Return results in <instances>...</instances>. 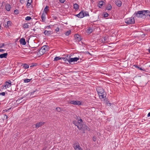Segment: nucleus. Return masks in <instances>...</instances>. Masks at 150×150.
I'll return each instance as SVG.
<instances>
[{"mask_svg": "<svg viewBox=\"0 0 150 150\" xmlns=\"http://www.w3.org/2000/svg\"><path fill=\"white\" fill-rule=\"evenodd\" d=\"M82 12L83 11H81L78 14L76 15L75 16L78 17L79 18H82L83 17V16H82Z\"/></svg>", "mask_w": 150, "mask_h": 150, "instance_id": "18", "label": "nucleus"}, {"mask_svg": "<svg viewBox=\"0 0 150 150\" xmlns=\"http://www.w3.org/2000/svg\"><path fill=\"white\" fill-rule=\"evenodd\" d=\"M30 80L31 79H24V82L28 83V82H29L30 81Z\"/></svg>", "mask_w": 150, "mask_h": 150, "instance_id": "31", "label": "nucleus"}, {"mask_svg": "<svg viewBox=\"0 0 150 150\" xmlns=\"http://www.w3.org/2000/svg\"><path fill=\"white\" fill-rule=\"evenodd\" d=\"M62 59H63L65 61H68V59L67 58H66L62 57Z\"/></svg>", "mask_w": 150, "mask_h": 150, "instance_id": "40", "label": "nucleus"}, {"mask_svg": "<svg viewBox=\"0 0 150 150\" xmlns=\"http://www.w3.org/2000/svg\"><path fill=\"white\" fill-rule=\"evenodd\" d=\"M87 32L88 33H91L92 32V29L91 28H89L87 30Z\"/></svg>", "mask_w": 150, "mask_h": 150, "instance_id": "28", "label": "nucleus"}, {"mask_svg": "<svg viewBox=\"0 0 150 150\" xmlns=\"http://www.w3.org/2000/svg\"><path fill=\"white\" fill-rule=\"evenodd\" d=\"M32 2V0H28V1L27 5L28 6H29L31 4V3Z\"/></svg>", "mask_w": 150, "mask_h": 150, "instance_id": "26", "label": "nucleus"}, {"mask_svg": "<svg viewBox=\"0 0 150 150\" xmlns=\"http://www.w3.org/2000/svg\"><path fill=\"white\" fill-rule=\"evenodd\" d=\"M48 27L49 28H50V25H49V26H48Z\"/></svg>", "mask_w": 150, "mask_h": 150, "instance_id": "60", "label": "nucleus"}, {"mask_svg": "<svg viewBox=\"0 0 150 150\" xmlns=\"http://www.w3.org/2000/svg\"><path fill=\"white\" fill-rule=\"evenodd\" d=\"M116 4L118 7H120L122 5V3L120 0H117L115 1Z\"/></svg>", "mask_w": 150, "mask_h": 150, "instance_id": "15", "label": "nucleus"}, {"mask_svg": "<svg viewBox=\"0 0 150 150\" xmlns=\"http://www.w3.org/2000/svg\"><path fill=\"white\" fill-rule=\"evenodd\" d=\"M49 47L48 45H45L43 46L39 50L38 52L39 53L40 55H43L46 51L48 50Z\"/></svg>", "mask_w": 150, "mask_h": 150, "instance_id": "2", "label": "nucleus"}, {"mask_svg": "<svg viewBox=\"0 0 150 150\" xmlns=\"http://www.w3.org/2000/svg\"><path fill=\"white\" fill-rule=\"evenodd\" d=\"M84 127H85V130H87L88 131L90 130V128L88 127V126H87V125L84 126Z\"/></svg>", "mask_w": 150, "mask_h": 150, "instance_id": "38", "label": "nucleus"}, {"mask_svg": "<svg viewBox=\"0 0 150 150\" xmlns=\"http://www.w3.org/2000/svg\"><path fill=\"white\" fill-rule=\"evenodd\" d=\"M5 84H6V85L8 88L10 87L11 85V82L9 83L8 81H6L5 83Z\"/></svg>", "mask_w": 150, "mask_h": 150, "instance_id": "20", "label": "nucleus"}, {"mask_svg": "<svg viewBox=\"0 0 150 150\" xmlns=\"http://www.w3.org/2000/svg\"><path fill=\"white\" fill-rule=\"evenodd\" d=\"M108 14L107 13H105L104 14V17H108Z\"/></svg>", "mask_w": 150, "mask_h": 150, "instance_id": "37", "label": "nucleus"}, {"mask_svg": "<svg viewBox=\"0 0 150 150\" xmlns=\"http://www.w3.org/2000/svg\"><path fill=\"white\" fill-rule=\"evenodd\" d=\"M4 45H5V44L4 43H2V44H0V48H2L4 46Z\"/></svg>", "mask_w": 150, "mask_h": 150, "instance_id": "39", "label": "nucleus"}, {"mask_svg": "<svg viewBox=\"0 0 150 150\" xmlns=\"http://www.w3.org/2000/svg\"><path fill=\"white\" fill-rule=\"evenodd\" d=\"M138 69H139L140 70H143L141 68H140L139 67H137Z\"/></svg>", "mask_w": 150, "mask_h": 150, "instance_id": "50", "label": "nucleus"}, {"mask_svg": "<svg viewBox=\"0 0 150 150\" xmlns=\"http://www.w3.org/2000/svg\"><path fill=\"white\" fill-rule=\"evenodd\" d=\"M23 27L24 28H28L29 25L27 23L24 24L23 25Z\"/></svg>", "mask_w": 150, "mask_h": 150, "instance_id": "27", "label": "nucleus"}, {"mask_svg": "<svg viewBox=\"0 0 150 150\" xmlns=\"http://www.w3.org/2000/svg\"><path fill=\"white\" fill-rule=\"evenodd\" d=\"M104 2L103 1H100L98 3V4L101 6H102L103 5V3Z\"/></svg>", "mask_w": 150, "mask_h": 150, "instance_id": "33", "label": "nucleus"}, {"mask_svg": "<svg viewBox=\"0 0 150 150\" xmlns=\"http://www.w3.org/2000/svg\"><path fill=\"white\" fill-rule=\"evenodd\" d=\"M98 94L100 98H103L106 97V94L104 90L101 87H98L97 89Z\"/></svg>", "mask_w": 150, "mask_h": 150, "instance_id": "1", "label": "nucleus"}, {"mask_svg": "<svg viewBox=\"0 0 150 150\" xmlns=\"http://www.w3.org/2000/svg\"><path fill=\"white\" fill-rule=\"evenodd\" d=\"M93 141L94 142H95L96 140V137H94L93 138Z\"/></svg>", "mask_w": 150, "mask_h": 150, "instance_id": "46", "label": "nucleus"}, {"mask_svg": "<svg viewBox=\"0 0 150 150\" xmlns=\"http://www.w3.org/2000/svg\"><path fill=\"white\" fill-rule=\"evenodd\" d=\"M74 147L75 150H82L79 144H74Z\"/></svg>", "mask_w": 150, "mask_h": 150, "instance_id": "8", "label": "nucleus"}, {"mask_svg": "<svg viewBox=\"0 0 150 150\" xmlns=\"http://www.w3.org/2000/svg\"><path fill=\"white\" fill-rule=\"evenodd\" d=\"M144 15L149 16L150 17V11L148 10H144Z\"/></svg>", "mask_w": 150, "mask_h": 150, "instance_id": "19", "label": "nucleus"}, {"mask_svg": "<svg viewBox=\"0 0 150 150\" xmlns=\"http://www.w3.org/2000/svg\"><path fill=\"white\" fill-rule=\"evenodd\" d=\"M11 22L10 21H8L7 22V25H10L11 24Z\"/></svg>", "mask_w": 150, "mask_h": 150, "instance_id": "43", "label": "nucleus"}, {"mask_svg": "<svg viewBox=\"0 0 150 150\" xmlns=\"http://www.w3.org/2000/svg\"><path fill=\"white\" fill-rule=\"evenodd\" d=\"M134 66L136 67L137 68V67H138L137 65H134Z\"/></svg>", "mask_w": 150, "mask_h": 150, "instance_id": "56", "label": "nucleus"}, {"mask_svg": "<svg viewBox=\"0 0 150 150\" xmlns=\"http://www.w3.org/2000/svg\"><path fill=\"white\" fill-rule=\"evenodd\" d=\"M65 0H59V2L62 3H64Z\"/></svg>", "mask_w": 150, "mask_h": 150, "instance_id": "45", "label": "nucleus"}, {"mask_svg": "<svg viewBox=\"0 0 150 150\" xmlns=\"http://www.w3.org/2000/svg\"><path fill=\"white\" fill-rule=\"evenodd\" d=\"M45 123V122H40L37 123L35 125V127L37 128H38L42 125H43Z\"/></svg>", "mask_w": 150, "mask_h": 150, "instance_id": "10", "label": "nucleus"}, {"mask_svg": "<svg viewBox=\"0 0 150 150\" xmlns=\"http://www.w3.org/2000/svg\"><path fill=\"white\" fill-rule=\"evenodd\" d=\"M62 57H56L54 58V60L56 61L58 60L59 59H62Z\"/></svg>", "mask_w": 150, "mask_h": 150, "instance_id": "29", "label": "nucleus"}, {"mask_svg": "<svg viewBox=\"0 0 150 150\" xmlns=\"http://www.w3.org/2000/svg\"><path fill=\"white\" fill-rule=\"evenodd\" d=\"M5 8L7 11H9L11 8V6L8 4H6L5 6Z\"/></svg>", "mask_w": 150, "mask_h": 150, "instance_id": "14", "label": "nucleus"}, {"mask_svg": "<svg viewBox=\"0 0 150 150\" xmlns=\"http://www.w3.org/2000/svg\"><path fill=\"white\" fill-rule=\"evenodd\" d=\"M45 14H44V13H43L42 15L41 16H44L45 17Z\"/></svg>", "mask_w": 150, "mask_h": 150, "instance_id": "51", "label": "nucleus"}, {"mask_svg": "<svg viewBox=\"0 0 150 150\" xmlns=\"http://www.w3.org/2000/svg\"><path fill=\"white\" fill-rule=\"evenodd\" d=\"M54 19H57V18L56 16H54Z\"/></svg>", "mask_w": 150, "mask_h": 150, "instance_id": "54", "label": "nucleus"}, {"mask_svg": "<svg viewBox=\"0 0 150 150\" xmlns=\"http://www.w3.org/2000/svg\"><path fill=\"white\" fill-rule=\"evenodd\" d=\"M11 108H9L8 110H6V112H8V111H9V110H10L11 109Z\"/></svg>", "mask_w": 150, "mask_h": 150, "instance_id": "55", "label": "nucleus"}, {"mask_svg": "<svg viewBox=\"0 0 150 150\" xmlns=\"http://www.w3.org/2000/svg\"><path fill=\"white\" fill-rule=\"evenodd\" d=\"M45 0L46 1V0Z\"/></svg>", "mask_w": 150, "mask_h": 150, "instance_id": "62", "label": "nucleus"}, {"mask_svg": "<svg viewBox=\"0 0 150 150\" xmlns=\"http://www.w3.org/2000/svg\"><path fill=\"white\" fill-rule=\"evenodd\" d=\"M73 123L75 126H77L79 130H81L82 128V120L81 119L78 120V122L75 121H74L73 122Z\"/></svg>", "mask_w": 150, "mask_h": 150, "instance_id": "3", "label": "nucleus"}, {"mask_svg": "<svg viewBox=\"0 0 150 150\" xmlns=\"http://www.w3.org/2000/svg\"><path fill=\"white\" fill-rule=\"evenodd\" d=\"M86 125H85L84 124H82V129H83V130H85V127H84V126H86Z\"/></svg>", "mask_w": 150, "mask_h": 150, "instance_id": "34", "label": "nucleus"}, {"mask_svg": "<svg viewBox=\"0 0 150 150\" xmlns=\"http://www.w3.org/2000/svg\"><path fill=\"white\" fill-rule=\"evenodd\" d=\"M148 52H149V53H150V49H148Z\"/></svg>", "mask_w": 150, "mask_h": 150, "instance_id": "57", "label": "nucleus"}, {"mask_svg": "<svg viewBox=\"0 0 150 150\" xmlns=\"http://www.w3.org/2000/svg\"><path fill=\"white\" fill-rule=\"evenodd\" d=\"M149 67H150V65H149Z\"/></svg>", "mask_w": 150, "mask_h": 150, "instance_id": "61", "label": "nucleus"}, {"mask_svg": "<svg viewBox=\"0 0 150 150\" xmlns=\"http://www.w3.org/2000/svg\"><path fill=\"white\" fill-rule=\"evenodd\" d=\"M55 30L56 31V32L59 31V28L57 27Z\"/></svg>", "mask_w": 150, "mask_h": 150, "instance_id": "49", "label": "nucleus"}, {"mask_svg": "<svg viewBox=\"0 0 150 150\" xmlns=\"http://www.w3.org/2000/svg\"><path fill=\"white\" fill-rule=\"evenodd\" d=\"M125 22L128 24H133L135 23V20L134 18H126L125 20Z\"/></svg>", "mask_w": 150, "mask_h": 150, "instance_id": "4", "label": "nucleus"}, {"mask_svg": "<svg viewBox=\"0 0 150 150\" xmlns=\"http://www.w3.org/2000/svg\"><path fill=\"white\" fill-rule=\"evenodd\" d=\"M56 109L58 112H60L61 111V108H60L57 107L56 108Z\"/></svg>", "mask_w": 150, "mask_h": 150, "instance_id": "41", "label": "nucleus"}, {"mask_svg": "<svg viewBox=\"0 0 150 150\" xmlns=\"http://www.w3.org/2000/svg\"><path fill=\"white\" fill-rule=\"evenodd\" d=\"M81 11H83V12H82V16H83V17L84 16H89V14L88 12L84 10H82Z\"/></svg>", "mask_w": 150, "mask_h": 150, "instance_id": "11", "label": "nucleus"}, {"mask_svg": "<svg viewBox=\"0 0 150 150\" xmlns=\"http://www.w3.org/2000/svg\"><path fill=\"white\" fill-rule=\"evenodd\" d=\"M51 31H50L45 30L44 33L45 35L46 36H49L50 35Z\"/></svg>", "mask_w": 150, "mask_h": 150, "instance_id": "17", "label": "nucleus"}, {"mask_svg": "<svg viewBox=\"0 0 150 150\" xmlns=\"http://www.w3.org/2000/svg\"><path fill=\"white\" fill-rule=\"evenodd\" d=\"M20 2L21 4H23L24 2V1L23 0H20Z\"/></svg>", "mask_w": 150, "mask_h": 150, "instance_id": "47", "label": "nucleus"}, {"mask_svg": "<svg viewBox=\"0 0 150 150\" xmlns=\"http://www.w3.org/2000/svg\"><path fill=\"white\" fill-rule=\"evenodd\" d=\"M148 117L150 116V112H149L148 114Z\"/></svg>", "mask_w": 150, "mask_h": 150, "instance_id": "53", "label": "nucleus"}, {"mask_svg": "<svg viewBox=\"0 0 150 150\" xmlns=\"http://www.w3.org/2000/svg\"><path fill=\"white\" fill-rule=\"evenodd\" d=\"M42 21V22H45V17L44 16H41Z\"/></svg>", "mask_w": 150, "mask_h": 150, "instance_id": "35", "label": "nucleus"}, {"mask_svg": "<svg viewBox=\"0 0 150 150\" xmlns=\"http://www.w3.org/2000/svg\"><path fill=\"white\" fill-rule=\"evenodd\" d=\"M31 19V17L30 16H27L25 18V20L26 21H29Z\"/></svg>", "mask_w": 150, "mask_h": 150, "instance_id": "32", "label": "nucleus"}, {"mask_svg": "<svg viewBox=\"0 0 150 150\" xmlns=\"http://www.w3.org/2000/svg\"><path fill=\"white\" fill-rule=\"evenodd\" d=\"M102 42L104 43H107L108 41V36H106L104 37L103 39L102 38Z\"/></svg>", "mask_w": 150, "mask_h": 150, "instance_id": "9", "label": "nucleus"}, {"mask_svg": "<svg viewBox=\"0 0 150 150\" xmlns=\"http://www.w3.org/2000/svg\"><path fill=\"white\" fill-rule=\"evenodd\" d=\"M71 31L70 30H69V31L66 32L65 33V35L67 36L69 35L71 33Z\"/></svg>", "mask_w": 150, "mask_h": 150, "instance_id": "30", "label": "nucleus"}, {"mask_svg": "<svg viewBox=\"0 0 150 150\" xmlns=\"http://www.w3.org/2000/svg\"><path fill=\"white\" fill-rule=\"evenodd\" d=\"M112 6L110 4H109L106 7V9L108 10H110L112 8Z\"/></svg>", "mask_w": 150, "mask_h": 150, "instance_id": "24", "label": "nucleus"}, {"mask_svg": "<svg viewBox=\"0 0 150 150\" xmlns=\"http://www.w3.org/2000/svg\"><path fill=\"white\" fill-rule=\"evenodd\" d=\"M4 51V50L2 49H0V52H3Z\"/></svg>", "mask_w": 150, "mask_h": 150, "instance_id": "52", "label": "nucleus"}, {"mask_svg": "<svg viewBox=\"0 0 150 150\" xmlns=\"http://www.w3.org/2000/svg\"><path fill=\"white\" fill-rule=\"evenodd\" d=\"M23 66V67H24L25 69H28L29 67V65L26 64H24Z\"/></svg>", "mask_w": 150, "mask_h": 150, "instance_id": "25", "label": "nucleus"}, {"mask_svg": "<svg viewBox=\"0 0 150 150\" xmlns=\"http://www.w3.org/2000/svg\"><path fill=\"white\" fill-rule=\"evenodd\" d=\"M74 8L76 10H78L79 9V5L77 4H75L73 5Z\"/></svg>", "mask_w": 150, "mask_h": 150, "instance_id": "21", "label": "nucleus"}, {"mask_svg": "<svg viewBox=\"0 0 150 150\" xmlns=\"http://www.w3.org/2000/svg\"><path fill=\"white\" fill-rule=\"evenodd\" d=\"M14 13L16 14H17L19 12L18 10H15L14 11Z\"/></svg>", "mask_w": 150, "mask_h": 150, "instance_id": "36", "label": "nucleus"}, {"mask_svg": "<svg viewBox=\"0 0 150 150\" xmlns=\"http://www.w3.org/2000/svg\"><path fill=\"white\" fill-rule=\"evenodd\" d=\"M3 86V88H4V89H6V84H5V85H3V86Z\"/></svg>", "mask_w": 150, "mask_h": 150, "instance_id": "48", "label": "nucleus"}, {"mask_svg": "<svg viewBox=\"0 0 150 150\" xmlns=\"http://www.w3.org/2000/svg\"><path fill=\"white\" fill-rule=\"evenodd\" d=\"M5 93L4 92H3L2 93H0V95H1L3 96H4L5 95Z\"/></svg>", "mask_w": 150, "mask_h": 150, "instance_id": "44", "label": "nucleus"}, {"mask_svg": "<svg viewBox=\"0 0 150 150\" xmlns=\"http://www.w3.org/2000/svg\"><path fill=\"white\" fill-rule=\"evenodd\" d=\"M5 116H6V119H7L8 118L7 116L6 115Z\"/></svg>", "mask_w": 150, "mask_h": 150, "instance_id": "59", "label": "nucleus"}, {"mask_svg": "<svg viewBox=\"0 0 150 150\" xmlns=\"http://www.w3.org/2000/svg\"><path fill=\"white\" fill-rule=\"evenodd\" d=\"M20 42L21 44L23 45H25L26 44L25 39L23 38L20 39Z\"/></svg>", "mask_w": 150, "mask_h": 150, "instance_id": "12", "label": "nucleus"}, {"mask_svg": "<svg viewBox=\"0 0 150 150\" xmlns=\"http://www.w3.org/2000/svg\"><path fill=\"white\" fill-rule=\"evenodd\" d=\"M49 7L48 6H47L44 9V11L46 13L47 12L49 11Z\"/></svg>", "mask_w": 150, "mask_h": 150, "instance_id": "23", "label": "nucleus"}, {"mask_svg": "<svg viewBox=\"0 0 150 150\" xmlns=\"http://www.w3.org/2000/svg\"><path fill=\"white\" fill-rule=\"evenodd\" d=\"M8 55V53H4L3 54H0V58H6L7 57V56Z\"/></svg>", "mask_w": 150, "mask_h": 150, "instance_id": "16", "label": "nucleus"}, {"mask_svg": "<svg viewBox=\"0 0 150 150\" xmlns=\"http://www.w3.org/2000/svg\"><path fill=\"white\" fill-rule=\"evenodd\" d=\"M69 103L73 104L74 105H81V102L79 100H72L70 101L69 102Z\"/></svg>", "mask_w": 150, "mask_h": 150, "instance_id": "6", "label": "nucleus"}, {"mask_svg": "<svg viewBox=\"0 0 150 150\" xmlns=\"http://www.w3.org/2000/svg\"><path fill=\"white\" fill-rule=\"evenodd\" d=\"M37 91H38L37 89L35 90V91H34L33 92H32L31 93V94H33L35 93Z\"/></svg>", "mask_w": 150, "mask_h": 150, "instance_id": "42", "label": "nucleus"}, {"mask_svg": "<svg viewBox=\"0 0 150 150\" xmlns=\"http://www.w3.org/2000/svg\"><path fill=\"white\" fill-rule=\"evenodd\" d=\"M79 58L78 57H75L74 58H70L68 59V62L69 63H70L71 62H73L77 61L79 60Z\"/></svg>", "mask_w": 150, "mask_h": 150, "instance_id": "7", "label": "nucleus"}, {"mask_svg": "<svg viewBox=\"0 0 150 150\" xmlns=\"http://www.w3.org/2000/svg\"><path fill=\"white\" fill-rule=\"evenodd\" d=\"M75 38L76 40L79 42L81 40V38H80V36L78 34H76L75 35Z\"/></svg>", "mask_w": 150, "mask_h": 150, "instance_id": "13", "label": "nucleus"}, {"mask_svg": "<svg viewBox=\"0 0 150 150\" xmlns=\"http://www.w3.org/2000/svg\"><path fill=\"white\" fill-rule=\"evenodd\" d=\"M144 10L142 11H138L137 12H135V14H136L137 16L139 17H142L143 16H144Z\"/></svg>", "mask_w": 150, "mask_h": 150, "instance_id": "5", "label": "nucleus"}, {"mask_svg": "<svg viewBox=\"0 0 150 150\" xmlns=\"http://www.w3.org/2000/svg\"><path fill=\"white\" fill-rule=\"evenodd\" d=\"M108 103H109V102H108H108H107V104H108ZM109 104H110V103H109Z\"/></svg>", "mask_w": 150, "mask_h": 150, "instance_id": "58", "label": "nucleus"}, {"mask_svg": "<svg viewBox=\"0 0 150 150\" xmlns=\"http://www.w3.org/2000/svg\"><path fill=\"white\" fill-rule=\"evenodd\" d=\"M23 97L19 98L18 99L16 100V102L18 103H20L22 102L21 100L23 98Z\"/></svg>", "mask_w": 150, "mask_h": 150, "instance_id": "22", "label": "nucleus"}]
</instances>
